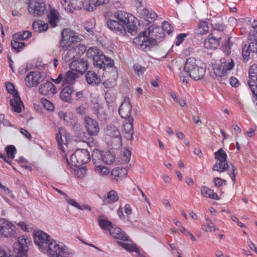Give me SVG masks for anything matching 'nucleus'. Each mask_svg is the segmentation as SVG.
Instances as JSON below:
<instances>
[{"label":"nucleus","mask_w":257,"mask_h":257,"mask_svg":"<svg viewBox=\"0 0 257 257\" xmlns=\"http://www.w3.org/2000/svg\"><path fill=\"white\" fill-rule=\"evenodd\" d=\"M115 20L109 19L107 24L109 29L116 33L124 35L126 32L133 35L136 34L137 27L134 23V17L124 12L115 13Z\"/></svg>","instance_id":"1"},{"label":"nucleus","mask_w":257,"mask_h":257,"mask_svg":"<svg viewBox=\"0 0 257 257\" xmlns=\"http://www.w3.org/2000/svg\"><path fill=\"white\" fill-rule=\"evenodd\" d=\"M214 156L217 162L212 167L213 171L220 173L226 172L231 178L233 184H235L237 169L231 162H227L225 152L222 149H220L214 153Z\"/></svg>","instance_id":"2"},{"label":"nucleus","mask_w":257,"mask_h":257,"mask_svg":"<svg viewBox=\"0 0 257 257\" xmlns=\"http://www.w3.org/2000/svg\"><path fill=\"white\" fill-rule=\"evenodd\" d=\"M184 71L190 77L195 80H198L204 75L205 67L199 61L193 57H190L186 61Z\"/></svg>","instance_id":"3"},{"label":"nucleus","mask_w":257,"mask_h":257,"mask_svg":"<svg viewBox=\"0 0 257 257\" xmlns=\"http://www.w3.org/2000/svg\"><path fill=\"white\" fill-rule=\"evenodd\" d=\"M234 65V62L232 59L227 60L225 58H221L219 63L215 65L213 68V72L216 79L220 83L225 84L228 78V74Z\"/></svg>","instance_id":"4"},{"label":"nucleus","mask_w":257,"mask_h":257,"mask_svg":"<svg viewBox=\"0 0 257 257\" xmlns=\"http://www.w3.org/2000/svg\"><path fill=\"white\" fill-rule=\"evenodd\" d=\"M153 36V29L150 27L135 38L134 43L140 49L145 51L149 50L150 46L155 45L157 42L156 38H154Z\"/></svg>","instance_id":"5"},{"label":"nucleus","mask_w":257,"mask_h":257,"mask_svg":"<svg viewBox=\"0 0 257 257\" xmlns=\"http://www.w3.org/2000/svg\"><path fill=\"white\" fill-rule=\"evenodd\" d=\"M47 253L50 257H69L73 254L72 251L63 244L52 240L46 248Z\"/></svg>","instance_id":"6"},{"label":"nucleus","mask_w":257,"mask_h":257,"mask_svg":"<svg viewBox=\"0 0 257 257\" xmlns=\"http://www.w3.org/2000/svg\"><path fill=\"white\" fill-rule=\"evenodd\" d=\"M47 253L50 257H69L73 254L72 251L63 244L52 240L46 248Z\"/></svg>","instance_id":"7"},{"label":"nucleus","mask_w":257,"mask_h":257,"mask_svg":"<svg viewBox=\"0 0 257 257\" xmlns=\"http://www.w3.org/2000/svg\"><path fill=\"white\" fill-rule=\"evenodd\" d=\"M90 160L89 152L86 149H77L71 155L70 158L71 164L68 160L67 162L71 167H80L83 164L88 163Z\"/></svg>","instance_id":"8"},{"label":"nucleus","mask_w":257,"mask_h":257,"mask_svg":"<svg viewBox=\"0 0 257 257\" xmlns=\"http://www.w3.org/2000/svg\"><path fill=\"white\" fill-rule=\"evenodd\" d=\"M105 134L106 138L108 141V143L110 144L112 149H117L121 146V138L120 132L117 128L112 125H108L106 127Z\"/></svg>","instance_id":"9"},{"label":"nucleus","mask_w":257,"mask_h":257,"mask_svg":"<svg viewBox=\"0 0 257 257\" xmlns=\"http://www.w3.org/2000/svg\"><path fill=\"white\" fill-rule=\"evenodd\" d=\"M87 57L93 60L94 66L98 68H102L104 67V60L105 56L102 52L96 47L89 48L87 52Z\"/></svg>","instance_id":"10"},{"label":"nucleus","mask_w":257,"mask_h":257,"mask_svg":"<svg viewBox=\"0 0 257 257\" xmlns=\"http://www.w3.org/2000/svg\"><path fill=\"white\" fill-rule=\"evenodd\" d=\"M28 11L34 16H41L46 11V6L44 0H30Z\"/></svg>","instance_id":"11"},{"label":"nucleus","mask_w":257,"mask_h":257,"mask_svg":"<svg viewBox=\"0 0 257 257\" xmlns=\"http://www.w3.org/2000/svg\"><path fill=\"white\" fill-rule=\"evenodd\" d=\"M50 236L42 231H38L34 234V242L41 249L45 252L48 243L51 241Z\"/></svg>","instance_id":"12"},{"label":"nucleus","mask_w":257,"mask_h":257,"mask_svg":"<svg viewBox=\"0 0 257 257\" xmlns=\"http://www.w3.org/2000/svg\"><path fill=\"white\" fill-rule=\"evenodd\" d=\"M27 239L24 236H21L18 237L17 242L14 243V251L16 257H27L28 246Z\"/></svg>","instance_id":"13"},{"label":"nucleus","mask_w":257,"mask_h":257,"mask_svg":"<svg viewBox=\"0 0 257 257\" xmlns=\"http://www.w3.org/2000/svg\"><path fill=\"white\" fill-rule=\"evenodd\" d=\"M15 233V225L5 219H0V234L2 236L6 237H11Z\"/></svg>","instance_id":"14"},{"label":"nucleus","mask_w":257,"mask_h":257,"mask_svg":"<svg viewBox=\"0 0 257 257\" xmlns=\"http://www.w3.org/2000/svg\"><path fill=\"white\" fill-rule=\"evenodd\" d=\"M43 76L38 71H34L27 74L25 78V83L29 87L37 86L42 81Z\"/></svg>","instance_id":"15"},{"label":"nucleus","mask_w":257,"mask_h":257,"mask_svg":"<svg viewBox=\"0 0 257 257\" xmlns=\"http://www.w3.org/2000/svg\"><path fill=\"white\" fill-rule=\"evenodd\" d=\"M84 122L85 127L89 135L90 136H96L98 134L99 131V127L95 120L88 116H85Z\"/></svg>","instance_id":"16"},{"label":"nucleus","mask_w":257,"mask_h":257,"mask_svg":"<svg viewBox=\"0 0 257 257\" xmlns=\"http://www.w3.org/2000/svg\"><path fill=\"white\" fill-rule=\"evenodd\" d=\"M257 50V40L254 39L248 44H245L242 49V56L244 62H247L249 58L250 54L256 53Z\"/></svg>","instance_id":"17"},{"label":"nucleus","mask_w":257,"mask_h":257,"mask_svg":"<svg viewBox=\"0 0 257 257\" xmlns=\"http://www.w3.org/2000/svg\"><path fill=\"white\" fill-rule=\"evenodd\" d=\"M132 106L131 104L130 99L128 98H125L123 101L122 102L118 110L119 115L122 118L125 119H128L131 116Z\"/></svg>","instance_id":"18"},{"label":"nucleus","mask_w":257,"mask_h":257,"mask_svg":"<svg viewBox=\"0 0 257 257\" xmlns=\"http://www.w3.org/2000/svg\"><path fill=\"white\" fill-rule=\"evenodd\" d=\"M70 68L72 71L80 73H84L88 69V62L83 59H78L72 62L70 64Z\"/></svg>","instance_id":"19"},{"label":"nucleus","mask_w":257,"mask_h":257,"mask_svg":"<svg viewBox=\"0 0 257 257\" xmlns=\"http://www.w3.org/2000/svg\"><path fill=\"white\" fill-rule=\"evenodd\" d=\"M85 47L78 44L75 47L69 49L64 54V58L65 61H70L77 58L81 51H85Z\"/></svg>","instance_id":"20"},{"label":"nucleus","mask_w":257,"mask_h":257,"mask_svg":"<svg viewBox=\"0 0 257 257\" xmlns=\"http://www.w3.org/2000/svg\"><path fill=\"white\" fill-rule=\"evenodd\" d=\"M39 91L42 95L50 96L53 95L57 92L55 86L50 81H47L41 85Z\"/></svg>","instance_id":"21"},{"label":"nucleus","mask_w":257,"mask_h":257,"mask_svg":"<svg viewBox=\"0 0 257 257\" xmlns=\"http://www.w3.org/2000/svg\"><path fill=\"white\" fill-rule=\"evenodd\" d=\"M69 137V134H67L64 128L60 127L59 128V132L56 134V139L59 147L62 151H64L63 145L67 144Z\"/></svg>","instance_id":"22"},{"label":"nucleus","mask_w":257,"mask_h":257,"mask_svg":"<svg viewBox=\"0 0 257 257\" xmlns=\"http://www.w3.org/2000/svg\"><path fill=\"white\" fill-rule=\"evenodd\" d=\"M118 78L117 70L116 68H112L111 72V77L103 82L102 84L107 89V91L113 88L116 85V80Z\"/></svg>","instance_id":"23"},{"label":"nucleus","mask_w":257,"mask_h":257,"mask_svg":"<svg viewBox=\"0 0 257 257\" xmlns=\"http://www.w3.org/2000/svg\"><path fill=\"white\" fill-rule=\"evenodd\" d=\"M75 33L69 29H64L62 32V40L60 45L62 48H66L70 46V40L74 36Z\"/></svg>","instance_id":"24"},{"label":"nucleus","mask_w":257,"mask_h":257,"mask_svg":"<svg viewBox=\"0 0 257 257\" xmlns=\"http://www.w3.org/2000/svg\"><path fill=\"white\" fill-rule=\"evenodd\" d=\"M60 15L58 12L54 8H51L47 15L48 21L52 28L58 26L59 23Z\"/></svg>","instance_id":"25"},{"label":"nucleus","mask_w":257,"mask_h":257,"mask_svg":"<svg viewBox=\"0 0 257 257\" xmlns=\"http://www.w3.org/2000/svg\"><path fill=\"white\" fill-rule=\"evenodd\" d=\"M125 120L126 122L123 124L124 137L128 140H131L134 133L133 126L134 119L133 117H129L128 119H125Z\"/></svg>","instance_id":"26"},{"label":"nucleus","mask_w":257,"mask_h":257,"mask_svg":"<svg viewBox=\"0 0 257 257\" xmlns=\"http://www.w3.org/2000/svg\"><path fill=\"white\" fill-rule=\"evenodd\" d=\"M111 174L116 181H118L126 176L127 171L125 168L118 167L112 170Z\"/></svg>","instance_id":"27"},{"label":"nucleus","mask_w":257,"mask_h":257,"mask_svg":"<svg viewBox=\"0 0 257 257\" xmlns=\"http://www.w3.org/2000/svg\"><path fill=\"white\" fill-rule=\"evenodd\" d=\"M109 233L116 239L123 241L129 240L128 236L119 227L114 228L112 227V228L109 229Z\"/></svg>","instance_id":"28"},{"label":"nucleus","mask_w":257,"mask_h":257,"mask_svg":"<svg viewBox=\"0 0 257 257\" xmlns=\"http://www.w3.org/2000/svg\"><path fill=\"white\" fill-rule=\"evenodd\" d=\"M220 38H216L209 36L204 41V46L207 49H215L220 44Z\"/></svg>","instance_id":"29"},{"label":"nucleus","mask_w":257,"mask_h":257,"mask_svg":"<svg viewBox=\"0 0 257 257\" xmlns=\"http://www.w3.org/2000/svg\"><path fill=\"white\" fill-rule=\"evenodd\" d=\"M74 71L72 70H69L65 74H63V85L66 84L72 85L75 82L78 77V75Z\"/></svg>","instance_id":"30"},{"label":"nucleus","mask_w":257,"mask_h":257,"mask_svg":"<svg viewBox=\"0 0 257 257\" xmlns=\"http://www.w3.org/2000/svg\"><path fill=\"white\" fill-rule=\"evenodd\" d=\"M88 84L92 86L98 85L101 82L100 77L92 71H88L85 75Z\"/></svg>","instance_id":"31"},{"label":"nucleus","mask_w":257,"mask_h":257,"mask_svg":"<svg viewBox=\"0 0 257 257\" xmlns=\"http://www.w3.org/2000/svg\"><path fill=\"white\" fill-rule=\"evenodd\" d=\"M92 107L95 114H96L99 119L104 120L106 118L107 114L106 108L103 106L99 105L97 102L93 104Z\"/></svg>","instance_id":"32"},{"label":"nucleus","mask_w":257,"mask_h":257,"mask_svg":"<svg viewBox=\"0 0 257 257\" xmlns=\"http://www.w3.org/2000/svg\"><path fill=\"white\" fill-rule=\"evenodd\" d=\"M201 194L205 197H207L213 200H218L220 199L216 193H215L212 189L205 186H202L201 187Z\"/></svg>","instance_id":"33"},{"label":"nucleus","mask_w":257,"mask_h":257,"mask_svg":"<svg viewBox=\"0 0 257 257\" xmlns=\"http://www.w3.org/2000/svg\"><path fill=\"white\" fill-rule=\"evenodd\" d=\"M108 3L109 0H88V4L85 6V9L89 12L93 11L96 7Z\"/></svg>","instance_id":"34"},{"label":"nucleus","mask_w":257,"mask_h":257,"mask_svg":"<svg viewBox=\"0 0 257 257\" xmlns=\"http://www.w3.org/2000/svg\"><path fill=\"white\" fill-rule=\"evenodd\" d=\"M14 97V99L10 100V104L15 112L19 113L22 111L23 103L20 99L18 93H15Z\"/></svg>","instance_id":"35"},{"label":"nucleus","mask_w":257,"mask_h":257,"mask_svg":"<svg viewBox=\"0 0 257 257\" xmlns=\"http://www.w3.org/2000/svg\"><path fill=\"white\" fill-rule=\"evenodd\" d=\"M73 92L72 87L66 86L64 87L60 93L61 99L66 102H70L71 100V93Z\"/></svg>","instance_id":"36"},{"label":"nucleus","mask_w":257,"mask_h":257,"mask_svg":"<svg viewBox=\"0 0 257 257\" xmlns=\"http://www.w3.org/2000/svg\"><path fill=\"white\" fill-rule=\"evenodd\" d=\"M32 28L36 32H45L49 28L48 24L41 21H34L32 25Z\"/></svg>","instance_id":"37"},{"label":"nucleus","mask_w":257,"mask_h":257,"mask_svg":"<svg viewBox=\"0 0 257 257\" xmlns=\"http://www.w3.org/2000/svg\"><path fill=\"white\" fill-rule=\"evenodd\" d=\"M118 200V196L116 191L111 190L109 191L104 197V201L105 203L111 204L116 202Z\"/></svg>","instance_id":"38"},{"label":"nucleus","mask_w":257,"mask_h":257,"mask_svg":"<svg viewBox=\"0 0 257 257\" xmlns=\"http://www.w3.org/2000/svg\"><path fill=\"white\" fill-rule=\"evenodd\" d=\"M209 27L206 21L200 22L195 30V33L198 35H204L208 33Z\"/></svg>","instance_id":"39"},{"label":"nucleus","mask_w":257,"mask_h":257,"mask_svg":"<svg viewBox=\"0 0 257 257\" xmlns=\"http://www.w3.org/2000/svg\"><path fill=\"white\" fill-rule=\"evenodd\" d=\"M103 153L101 154L98 149H94L92 153L91 157L92 161L96 165L102 162Z\"/></svg>","instance_id":"40"},{"label":"nucleus","mask_w":257,"mask_h":257,"mask_svg":"<svg viewBox=\"0 0 257 257\" xmlns=\"http://www.w3.org/2000/svg\"><path fill=\"white\" fill-rule=\"evenodd\" d=\"M98 222L99 226L102 229H107L109 231V229H111L113 227L111 222L100 216H99L98 219Z\"/></svg>","instance_id":"41"},{"label":"nucleus","mask_w":257,"mask_h":257,"mask_svg":"<svg viewBox=\"0 0 257 257\" xmlns=\"http://www.w3.org/2000/svg\"><path fill=\"white\" fill-rule=\"evenodd\" d=\"M102 162L106 164H111L115 160V156L110 151L103 152Z\"/></svg>","instance_id":"42"},{"label":"nucleus","mask_w":257,"mask_h":257,"mask_svg":"<svg viewBox=\"0 0 257 257\" xmlns=\"http://www.w3.org/2000/svg\"><path fill=\"white\" fill-rule=\"evenodd\" d=\"M206 224L202 225V229L205 231H214L218 230V228L213 223L212 220L209 218H206Z\"/></svg>","instance_id":"43"},{"label":"nucleus","mask_w":257,"mask_h":257,"mask_svg":"<svg viewBox=\"0 0 257 257\" xmlns=\"http://www.w3.org/2000/svg\"><path fill=\"white\" fill-rule=\"evenodd\" d=\"M11 46L13 49L17 52L20 51L25 46V43L20 39H14L11 42Z\"/></svg>","instance_id":"44"},{"label":"nucleus","mask_w":257,"mask_h":257,"mask_svg":"<svg viewBox=\"0 0 257 257\" xmlns=\"http://www.w3.org/2000/svg\"><path fill=\"white\" fill-rule=\"evenodd\" d=\"M60 4L64 9L68 12L73 13L74 11L76 9L74 6L71 3V0L68 2L67 0H60Z\"/></svg>","instance_id":"45"},{"label":"nucleus","mask_w":257,"mask_h":257,"mask_svg":"<svg viewBox=\"0 0 257 257\" xmlns=\"http://www.w3.org/2000/svg\"><path fill=\"white\" fill-rule=\"evenodd\" d=\"M118 244L130 252H138L139 251L138 248L135 245L131 243H125L121 241H118Z\"/></svg>","instance_id":"46"},{"label":"nucleus","mask_w":257,"mask_h":257,"mask_svg":"<svg viewBox=\"0 0 257 257\" xmlns=\"http://www.w3.org/2000/svg\"><path fill=\"white\" fill-rule=\"evenodd\" d=\"M32 33L30 31H26L23 32H19L13 35L14 39H20L21 40H24L29 39L31 37Z\"/></svg>","instance_id":"47"},{"label":"nucleus","mask_w":257,"mask_h":257,"mask_svg":"<svg viewBox=\"0 0 257 257\" xmlns=\"http://www.w3.org/2000/svg\"><path fill=\"white\" fill-rule=\"evenodd\" d=\"M248 81H257V64L252 65L249 69Z\"/></svg>","instance_id":"48"},{"label":"nucleus","mask_w":257,"mask_h":257,"mask_svg":"<svg viewBox=\"0 0 257 257\" xmlns=\"http://www.w3.org/2000/svg\"><path fill=\"white\" fill-rule=\"evenodd\" d=\"M58 116L60 119H62L64 121L70 124L73 123L72 115L70 112H65L64 111H60L58 113Z\"/></svg>","instance_id":"49"},{"label":"nucleus","mask_w":257,"mask_h":257,"mask_svg":"<svg viewBox=\"0 0 257 257\" xmlns=\"http://www.w3.org/2000/svg\"><path fill=\"white\" fill-rule=\"evenodd\" d=\"M95 172L100 175L106 176L109 173V170L106 167L98 164L96 165Z\"/></svg>","instance_id":"50"},{"label":"nucleus","mask_w":257,"mask_h":257,"mask_svg":"<svg viewBox=\"0 0 257 257\" xmlns=\"http://www.w3.org/2000/svg\"><path fill=\"white\" fill-rule=\"evenodd\" d=\"M6 151L7 155V158L12 161L15 158V155L16 153V149L14 146H8L6 148Z\"/></svg>","instance_id":"51"},{"label":"nucleus","mask_w":257,"mask_h":257,"mask_svg":"<svg viewBox=\"0 0 257 257\" xmlns=\"http://www.w3.org/2000/svg\"><path fill=\"white\" fill-rule=\"evenodd\" d=\"M41 102L46 110L53 111L54 109L53 104L46 98H42L41 99Z\"/></svg>","instance_id":"52"},{"label":"nucleus","mask_w":257,"mask_h":257,"mask_svg":"<svg viewBox=\"0 0 257 257\" xmlns=\"http://www.w3.org/2000/svg\"><path fill=\"white\" fill-rule=\"evenodd\" d=\"M131 156V151L127 148L124 149L123 154L121 156V159L122 160V163H128L130 160Z\"/></svg>","instance_id":"53"},{"label":"nucleus","mask_w":257,"mask_h":257,"mask_svg":"<svg viewBox=\"0 0 257 257\" xmlns=\"http://www.w3.org/2000/svg\"><path fill=\"white\" fill-rule=\"evenodd\" d=\"M103 65H104V67H103L102 68L104 69L111 68V71H112V68H115L113 67L114 65L113 60L106 56L105 60H104V64H103Z\"/></svg>","instance_id":"54"},{"label":"nucleus","mask_w":257,"mask_h":257,"mask_svg":"<svg viewBox=\"0 0 257 257\" xmlns=\"http://www.w3.org/2000/svg\"><path fill=\"white\" fill-rule=\"evenodd\" d=\"M95 27V23L93 20H90L84 24V28L86 31L92 34V30Z\"/></svg>","instance_id":"55"},{"label":"nucleus","mask_w":257,"mask_h":257,"mask_svg":"<svg viewBox=\"0 0 257 257\" xmlns=\"http://www.w3.org/2000/svg\"><path fill=\"white\" fill-rule=\"evenodd\" d=\"M162 29L168 34H170L172 32L173 28L169 22H164L162 24Z\"/></svg>","instance_id":"56"},{"label":"nucleus","mask_w":257,"mask_h":257,"mask_svg":"<svg viewBox=\"0 0 257 257\" xmlns=\"http://www.w3.org/2000/svg\"><path fill=\"white\" fill-rule=\"evenodd\" d=\"M256 81H248V86L252 93L257 97V85Z\"/></svg>","instance_id":"57"},{"label":"nucleus","mask_w":257,"mask_h":257,"mask_svg":"<svg viewBox=\"0 0 257 257\" xmlns=\"http://www.w3.org/2000/svg\"><path fill=\"white\" fill-rule=\"evenodd\" d=\"M87 106L86 104H82L76 108V111L77 113L83 115L85 114Z\"/></svg>","instance_id":"58"},{"label":"nucleus","mask_w":257,"mask_h":257,"mask_svg":"<svg viewBox=\"0 0 257 257\" xmlns=\"http://www.w3.org/2000/svg\"><path fill=\"white\" fill-rule=\"evenodd\" d=\"M212 28L214 30L222 32L225 29V27L224 25L222 22H221L212 24Z\"/></svg>","instance_id":"59"},{"label":"nucleus","mask_w":257,"mask_h":257,"mask_svg":"<svg viewBox=\"0 0 257 257\" xmlns=\"http://www.w3.org/2000/svg\"><path fill=\"white\" fill-rule=\"evenodd\" d=\"M134 70L138 73V74H143L146 71V68L139 64H135L134 65Z\"/></svg>","instance_id":"60"},{"label":"nucleus","mask_w":257,"mask_h":257,"mask_svg":"<svg viewBox=\"0 0 257 257\" xmlns=\"http://www.w3.org/2000/svg\"><path fill=\"white\" fill-rule=\"evenodd\" d=\"M229 41L230 39L228 38L227 40H225L223 44L224 51L227 55H229L230 52V50L231 44L229 42Z\"/></svg>","instance_id":"61"},{"label":"nucleus","mask_w":257,"mask_h":257,"mask_svg":"<svg viewBox=\"0 0 257 257\" xmlns=\"http://www.w3.org/2000/svg\"><path fill=\"white\" fill-rule=\"evenodd\" d=\"M71 3L76 9H81L84 5V0H71Z\"/></svg>","instance_id":"62"},{"label":"nucleus","mask_w":257,"mask_h":257,"mask_svg":"<svg viewBox=\"0 0 257 257\" xmlns=\"http://www.w3.org/2000/svg\"><path fill=\"white\" fill-rule=\"evenodd\" d=\"M158 16L153 11L148 12V14L147 15V18L146 20L147 21H148L149 22H151V21H153L156 19Z\"/></svg>","instance_id":"63"},{"label":"nucleus","mask_w":257,"mask_h":257,"mask_svg":"<svg viewBox=\"0 0 257 257\" xmlns=\"http://www.w3.org/2000/svg\"><path fill=\"white\" fill-rule=\"evenodd\" d=\"M213 183L215 186L220 187L224 184H226V181L224 180L221 179L219 177H215L213 179Z\"/></svg>","instance_id":"64"}]
</instances>
